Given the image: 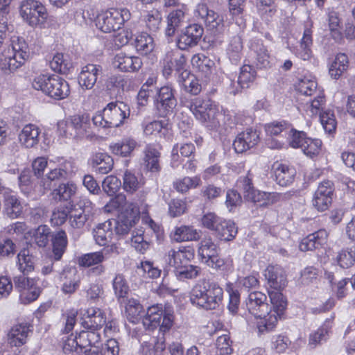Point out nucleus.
Returning <instances> with one entry per match:
<instances>
[{
  "label": "nucleus",
  "instance_id": "obj_20",
  "mask_svg": "<svg viewBox=\"0 0 355 355\" xmlns=\"http://www.w3.org/2000/svg\"><path fill=\"white\" fill-rule=\"evenodd\" d=\"M102 73V67L98 64H88L82 68L78 76V83L82 87L92 89Z\"/></svg>",
  "mask_w": 355,
  "mask_h": 355
},
{
  "label": "nucleus",
  "instance_id": "obj_61",
  "mask_svg": "<svg viewBox=\"0 0 355 355\" xmlns=\"http://www.w3.org/2000/svg\"><path fill=\"white\" fill-rule=\"evenodd\" d=\"M162 17L158 10L149 11L145 17L146 26L151 31H156L159 28Z\"/></svg>",
  "mask_w": 355,
  "mask_h": 355
},
{
  "label": "nucleus",
  "instance_id": "obj_54",
  "mask_svg": "<svg viewBox=\"0 0 355 355\" xmlns=\"http://www.w3.org/2000/svg\"><path fill=\"white\" fill-rule=\"evenodd\" d=\"M291 344V341L284 334H275L271 337L270 348L276 353L281 354L285 352Z\"/></svg>",
  "mask_w": 355,
  "mask_h": 355
},
{
  "label": "nucleus",
  "instance_id": "obj_7",
  "mask_svg": "<svg viewBox=\"0 0 355 355\" xmlns=\"http://www.w3.org/2000/svg\"><path fill=\"white\" fill-rule=\"evenodd\" d=\"M130 17L131 13L126 8H110L97 15L96 26L104 33L115 32Z\"/></svg>",
  "mask_w": 355,
  "mask_h": 355
},
{
  "label": "nucleus",
  "instance_id": "obj_26",
  "mask_svg": "<svg viewBox=\"0 0 355 355\" xmlns=\"http://www.w3.org/2000/svg\"><path fill=\"white\" fill-rule=\"evenodd\" d=\"M349 61L347 54L338 53L334 59L328 64L329 75L332 79L338 80L347 71Z\"/></svg>",
  "mask_w": 355,
  "mask_h": 355
},
{
  "label": "nucleus",
  "instance_id": "obj_32",
  "mask_svg": "<svg viewBox=\"0 0 355 355\" xmlns=\"http://www.w3.org/2000/svg\"><path fill=\"white\" fill-rule=\"evenodd\" d=\"M195 146L191 143H187L182 144L180 146L178 144L174 145L171 151V166L173 168H177L180 163V155L183 157H190L195 153Z\"/></svg>",
  "mask_w": 355,
  "mask_h": 355
},
{
  "label": "nucleus",
  "instance_id": "obj_44",
  "mask_svg": "<svg viewBox=\"0 0 355 355\" xmlns=\"http://www.w3.org/2000/svg\"><path fill=\"white\" fill-rule=\"evenodd\" d=\"M200 237V232L191 226L182 225L177 227L174 232L173 239L178 242L196 241Z\"/></svg>",
  "mask_w": 355,
  "mask_h": 355
},
{
  "label": "nucleus",
  "instance_id": "obj_33",
  "mask_svg": "<svg viewBox=\"0 0 355 355\" xmlns=\"http://www.w3.org/2000/svg\"><path fill=\"white\" fill-rule=\"evenodd\" d=\"M90 216V210L87 208H83L79 205L78 208L75 207L69 212V223L74 229H82L89 220Z\"/></svg>",
  "mask_w": 355,
  "mask_h": 355
},
{
  "label": "nucleus",
  "instance_id": "obj_51",
  "mask_svg": "<svg viewBox=\"0 0 355 355\" xmlns=\"http://www.w3.org/2000/svg\"><path fill=\"white\" fill-rule=\"evenodd\" d=\"M76 191V186L72 182L61 184L58 188L53 190L52 195L53 198L59 200H68Z\"/></svg>",
  "mask_w": 355,
  "mask_h": 355
},
{
  "label": "nucleus",
  "instance_id": "obj_39",
  "mask_svg": "<svg viewBox=\"0 0 355 355\" xmlns=\"http://www.w3.org/2000/svg\"><path fill=\"white\" fill-rule=\"evenodd\" d=\"M136 51L141 55H148L155 48L153 38L146 33H141L135 39L134 43Z\"/></svg>",
  "mask_w": 355,
  "mask_h": 355
},
{
  "label": "nucleus",
  "instance_id": "obj_1",
  "mask_svg": "<svg viewBox=\"0 0 355 355\" xmlns=\"http://www.w3.org/2000/svg\"><path fill=\"white\" fill-rule=\"evenodd\" d=\"M266 293L252 290L249 293L246 306L254 319L259 334L272 331L279 320L284 318L287 300L281 290H266ZM248 323H253L252 319Z\"/></svg>",
  "mask_w": 355,
  "mask_h": 355
},
{
  "label": "nucleus",
  "instance_id": "obj_22",
  "mask_svg": "<svg viewBox=\"0 0 355 355\" xmlns=\"http://www.w3.org/2000/svg\"><path fill=\"white\" fill-rule=\"evenodd\" d=\"M264 276L270 288H284L286 286L285 272L279 265L268 266L265 270Z\"/></svg>",
  "mask_w": 355,
  "mask_h": 355
},
{
  "label": "nucleus",
  "instance_id": "obj_47",
  "mask_svg": "<svg viewBox=\"0 0 355 355\" xmlns=\"http://www.w3.org/2000/svg\"><path fill=\"white\" fill-rule=\"evenodd\" d=\"M143 184L141 179L130 171L126 170L123 177V187L126 192L132 193L137 191Z\"/></svg>",
  "mask_w": 355,
  "mask_h": 355
},
{
  "label": "nucleus",
  "instance_id": "obj_35",
  "mask_svg": "<svg viewBox=\"0 0 355 355\" xmlns=\"http://www.w3.org/2000/svg\"><path fill=\"white\" fill-rule=\"evenodd\" d=\"M144 155V163L147 170L153 173L159 172L160 171L159 164L160 153L159 150L155 146L148 144L145 148Z\"/></svg>",
  "mask_w": 355,
  "mask_h": 355
},
{
  "label": "nucleus",
  "instance_id": "obj_2",
  "mask_svg": "<svg viewBox=\"0 0 355 355\" xmlns=\"http://www.w3.org/2000/svg\"><path fill=\"white\" fill-rule=\"evenodd\" d=\"M174 314L173 310L164 307L162 304L149 306L142 319L144 327L149 330L159 327V335L152 337L141 344L143 352L146 355H161L166 348L165 333L173 325Z\"/></svg>",
  "mask_w": 355,
  "mask_h": 355
},
{
  "label": "nucleus",
  "instance_id": "obj_55",
  "mask_svg": "<svg viewBox=\"0 0 355 355\" xmlns=\"http://www.w3.org/2000/svg\"><path fill=\"white\" fill-rule=\"evenodd\" d=\"M99 251L87 253L79 257L77 263L79 266L89 268L94 265L102 263L103 257Z\"/></svg>",
  "mask_w": 355,
  "mask_h": 355
},
{
  "label": "nucleus",
  "instance_id": "obj_30",
  "mask_svg": "<svg viewBox=\"0 0 355 355\" xmlns=\"http://www.w3.org/2000/svg\"><path fill=\"white\" fill-rule=\"evenodd\" d=\"M295 175V169L287 164H278L275 168V181L282 187L290 185L293 182Z\"/></svg>",
  "mask_w": 355,
  "mask_h": 355
},
{
  "label": "nucleus",
  "instance_id": "obj_3",
  "mask_svg": "<svg viewBox=\"0 0 355 355\" xmlns=\"http://www.w3.org/2000/svg\"><path fill=\"white\" fill-rule=\"evenodd\" d=\"M29 57V48L23 37L13 36L10 44L0 58V68L2 70L15 71L21 67Z\"/></svg>",
  "mask_w": 355,
  "mask_h": 355
},
{
  "label": "nucleus",
  "instance_id": "obj_27",
  "mask_svg": "<svg viewBox=\"0 0 355 355\" xmlns=\"http://www.w3.org/2000/svg\"><path fill=\"white\" fill-rule=\"evenodd\" d=\"M105 324L104 313L99 309L89 308L84 314L83 324L86 329L98 330Z\"/></svg>",
  "mask_w": 355,
  "mask_h": 355
},
{
  "label": "nucleus",
  "instance_id": "obj_9",
  "mask_svg": "<svg viewBox=\"0 0 355 355\" xmlns=\"http://www.w3.org/2000/svg\"><path fill=\"white\" fill-rule=\"evenodd\" d=\"M198 252L201 261L212 268L220 269L225 264V261L219 257V247L209 236L200 241Z\"/></svg>",
  "mask_w": 355,
  "mask_h": 355
},
{
  "label": "nucleus",
  "instance_id": "obj_57",
  "mask_svg": "<svg viewBox=\"0 0 355 355\" xmlns=\"http://www.w3.org/2000/svg\"><path fill=\"white\" fill-rule=\"evenodd\" d=\"M303 144L301 149L306 156L313 158L319 154L322 146L321 140L309 137Z\"/></svg>",
  "mask_w": 355,
  "mask_h": 355
},
{
  "label": "nucleus",
  "instance_id": "obj_18",
  "mask_svg": "<svg viewBox=\"0 0 355 355\" xmlns=\"http://www.w3.org/2000/svg\"><path fill=\"white\" fill-rule=\"evenodd\" d=\"M73 173V165L70 161L64 160L60 163L58 166L51 168L49 172L44 177H42L41 184L44 189L51 188L52 181L67 179Z\"/></svg>",
  "mask_w": 355,
  "mask_h": 355
},
{
  "label": "nucleus",
  "instance_id": "obj_14",
  "mask_svg": "<svg viewBox=\"0 0 355 355\" xmlns=\"http://www.w3.org/2000/svg\"><path fill=\"white\" fill-rule=\"evenodd\" d=\"M196 17L201 19L205 26L214 34L221 33L224 31L223 18L205 4H198L195 11Z\"/></svg>",
  "mask_w": 355,
  "mask_h": 355
},
{
  "label": "nucleus",
  "instance_id": "obj_52",
  "mask_svg": "<svg viewBox=\"0 0 355 355\" xmlns=\"http://www.w3.org/2000/svg\"><path fill=\"white\" fill-rule=\"evenodd\" d=\"M19 269L24 274L34 269L35 259L27 249H23L17 255Z\"/></svg>",
  "mask_w": 355,
  "mask_h": 355
},
{
  "label": "nucleus",
  "instance_id": "obj_10",
  "mask_svg": "<svg viewBox=\"0 0 355 355\" xmlns=\"http://www.w3.org/2000/svg\"><path fill=\"white\" fill-rule=\"evenodd\" d=\"M175 94V90L171 84H167L157 89L155 102L161 116L165 117L174 114L177 106Z\"/></svg>",
  "mask_w": 355,
  "mask_h": 355
},
{
  "label": "nucleus",
  "instance_id": "obj_41",
  "mask_svg": "<svg viewBox=\"0 0 355 355\" xmlns=\"http://www.w3.org/2000/svg\"><path fill=\"white\" fill-rule=\"evenodd\" d=\"M332 327V322L327 320L316 331L310 334L309 345L311 348L315 347L323 341H326L329 333Z\"/></svg>",
  "mask_w": 355,
  "mask_h": 355
},
{
  "label": "nucleus",
  "instance_id": "obj_6",
  "mask_svg": "<svg viewBox=\"0 0 355 355\" xmlns=\"http://www.w3.org/2000/svg\"><path fill=\"white\" fill-rule=\"evenodd\" d=\"M33 87L56 100L64 99L69 94V85L62 77L55 74H41L32 82Z\"/></svg>",
  "mask_w": 355,
  "mask_h": 355
},
{
  "label": "nucleus",
  "instance_id": "obj_56",
  "mask_svg": "<svg viewBox=\"0 0 355 355\" xmlns=\"http://www.w3.org/2000/svg\"><path fill=\"white\" fill-rule=\"evenodd\" d=\"M69 119L74 131L75 137L83 136L88 127L87 121H89V117L85 115H74Z\"/></svg>",
  "mask_w": 355,
  "mask_h": 355
},
{
  "label": "nucleus",
  "instance_id": "obj_58",
  "mask_svg": "<svg viewBox=\"0 0 355 355\" xmlns=\"http://www.w3.org/2000/svg\"><path fill=\"white\" fill-rule=\"evenodd\" d=\"M143 234L142 230H134L131 237L132 246L141 253H144L149 248V243L144 240Z\"/></svg>",
  "mask_w": 355,
  "mask_h": 355
},
{
  "label": "nucleus",
  "instance_id": "obj_50",
  "mask_svg": "<svg viewBox=\"0 0 355 355\" xmlns=\"http://www.w3.org/2000/svg\"><path fill=\"white\" fill-rule=\"evenodd\" d=\"M19 180V187L21 191L26 196H30L34 191V184L32 179V173L29 169L21 171Z\"/></svg>",
  "mask_w": 355,
  "mask_h": 355
},
{
  "label": "nucleus",
  "instance_id": "obj_8",
  "mask_svg": "<svg viewBox=\"0 0 355 355\" xmlns=\"http://www.w3.org/2000/svg\"><path fill=\"white\" fill-rule=\"evenodd\" d=\"M20 15L31 26L44 27L48 18V12L45 6L35 0L23 2L20 8Z\"/></svg>",
  "mask_w": 355,
  "mask_h": 355
},
{
  "label": "nucleus",
  "instance_id": "obj_11",
  "mask_svg": "<svg viewBox=\"0 0 355 355\" xmlns=\"http://www.w3.org/2000/svg\"><path fill=\"white\" fill-rule=\"evenodd\" d=\"M189 108L197 120L209 128L211 120L216 114V107L210 100H203L199 98H194L185 105Z\"/></svg>",
  "mask_w": 355,
  "mask_h": 355
},
{
  "label": "nucleus",
  "instance_id": "obj_19",
  "mask_svg": "<svg viewBox=\"0 0 355 355\" xmlns=\"http://www.w3.org/2000/svg\"><path fill=\"white\" fill-rule=\"evenodd\" d=\"M194 257L193 250L181 248L171 249L165 255V261L175 269H182Z\"/></svg>",
  "mask_w": 355,
  "mask_h": 355
},
{
  "label": "nucleus",
  "instance_id": "obj_46",
  "mask_svg": "<svg viewBox=\"0 0 355 355\" xmlns=\"http://www.w3.org/2000/svg\"><path fill=\"white\" fill-rule=\"evenodd\" d=\"M50 67L55 71L67 73L72 67V63L67 56L62 53H57L50 61Z\"/></svg>",
  "mask_w": 355,
  "mask_h": 355
},
{
  "label": "nucleus",
  "instance_id": "obj_12",
  "mask_svg": "<svg viewBox=\"0 0 355 355\" xmlns=\"http://www.w3.org/2000/svg\"><path fill=\"white\" fill-rule=\"evenodd\" d=\"M221 290H192L190 301L205 309H215L222 299Z\"/></svg>",
  "mask_w": 355,
  "mask_h": 355
},
{
  "label": "nucleus",
  "instance_id": "obj_62",
  "mask_svg": "<svg viewBox=\"0 0 355 355\" xmlns=\"http://www.w3.org/2000/svg\"><path fill=\"white\" fill-rule=\"evenodd\" d=\"M83 345L80 343V340L78 336L71 334L64 341L63 350L65 353L76 352L80 354L83 352Z\"/></svg>",
  "mask_w": 355,
  "mask_h": 355
},
{
  "label": "nucleus",
  "instance_id": "obj_17",
  "mask_svg": "<svg viewBox=\"0 0 355 355\" xmlns=\"http://www.w3.org/2000/svg\"><path fill=\"white\" fill-rule=\"evenodd\" d=\"M33 331V325L28 322H21L13 325L7 334V340L11 347H19L27 343Z\"/></svg>",
  "mask_w": 355,
  "mask_h": 355
},
{
  "label": "nucleus",
  "instance_id": "obj_45",
  "mask_svg": "<svg viewBox=\"0 0 355 355\" xmlns=\"http://www.w3.org/2000/svg\"><path fill=\"white\" fill-rule=\"evenodd\" d=\"M184 20V12L180 10H175L171 12L167 18V28L166 35L168 37L173 36L176 29L182 25Z\"/></svg>",
  "mask_w": 355,
  "mask_h": 355
},
{
  "label": "nucleus",
  "instance_id": "obj_29",
  "mask_svg": "<svg viewBox=\"0 0 355 355\" xmlns=\"http://www.w3.org/2000/svg\"><path fill=\"white\" fill-rule=\"evenodd\" d=\"M250 49L256 54L257 65L259 68H267L270 66V54L261 40H252Z\"/></svg>",
  "mask_w": 355,
  "mask_h": 355
},
{
  "label": "nucleus",
  "instance_id": "obj_36",
  "mask_svg": "<svg viewBox=\"0 0 355 355\" xmlns=\"http://www.w3.org/2000/svg\"><path fill=\"white\" fill-rule=\"evenodd\" d=\"M138 146L137 142L132 138H123L120 142L111 144L110 148L112 153L122 157L130 156Z\"/></svg>",
  "mask_w": 355,
  "mask_h": 355
},
{
  "label": "nucleus",
  "instance_id": "obj_34",
  "mask_svg": "<svg viewBox=\"0 0 355 355\" xmlns=\"http://www.w3.org/2000/svg\"><path fill=\"white\" fill-rule=\"evenodd\" d=\"M237 232V227L233 221L223 218L216 228L215 234L220 240L230 241L236 237Z\"/></svg>",
  "mask_w": 355,
  "mask_h": 355
},
{
  "label": "nucleus",
  "instance_id": "obj_28",
  "mask_svg": "<svg viewBox=\"0 0 355 355\" xmlns=\"http://www.w3.org/2000/svg\"><path fill=\"white\" fill-rule=\"evenodd\" d=\"M40 132L36 125H26L19 134V142L26 148H32L38 144Z\"/></svg>",
  "mask_w": 355,
  "mask_h": 355
},
{
  "label": "nucleus",
  "instance_id": "obj_4",
  "mask_svg": "<svg viewBox=\"0 0 355 355\" xmlns=\"http://www.w3.org/2000/svg\"><path fill=\"white\" fill-rule=\"evenodd\" d=\"M130 115L128 106L123 102H111L102 110L92 116L95 126L103 128H117L123 124Z\"/></svg>",
  "mask_w": 355,
  "mask_h": 355
},
{
  "label": "nucleus",
  "instance_id": "obj_49",
  "mask_svg": "<svg viewBox=\"0 0 355 355\" xmlns=\"http://www.w3.org/2000/svg\"><path fill=\"white\" fill-rule=\"evenodd\" d=\"M243 42L241 36H234L229 44L227 54L232 63L237 64L241 58Z\"/></svg>",
  "mask_w": 355,
  "mask_h": 355
},
{
  "label": "nucleus",
  "instance_id": "obj_59",
  "mask_svg": "<svg viewBox=\"0 0 355 355\" xmlns=\"http://www.w3.org/2000/svg\"><path fill=\"white\" fill-rule=\"evenodd\" d=\"M51 230L47 225H40L35 231L34 240L39 247H45L49 241Z\"/></svg>",
  "mask_w": 355,
  "mask_h": 355
},
{
  "label": "nucleus",
  "instance_id": "obj_21",
  "mask_svg": "<svg viewBox=\"0 0 355 355\" xmlns=\"http://www.w3.org/2000/svg\"><path fill=\"white\" fill-rule=\"evenodd\" d=\"M328 233L325 230H320L304 238L299 245L301 251H312L322 247L327 241Z\"/></svg>",
  "mask_w": 355,
  "mask_h": 355
},
{
  "label": "nucleus",
  "instance_id": "obj_42",
  "mask_svg": "<svg viewBox=\"0 0 355 355\" xmlns=\"http://www.w3.org/2000/svg\"><path fill=\"white\" fill-rule=\"evenodd\" d=\"M191 64L193 67L198 69L205 76L211 73L215 65L213 60L202 53L194 55L191 58Z\"/></svg>",
  "mask_w": 355,
  "mask_h": 355
},
{
  "label": "nucleus",
  "instance_id": "obj_16",
  "mask_svg": "<svg viewBox=\"0 0 355 355\" xmlns=\"http://www.w3.org/2000/svg\"><path fill=\"white\" fill-rule=\"evenodd\" d=\"M334 191L333 182L324 180L320 183L313 195V206L318 211H324L328 209L332 202Z\"/></svg>",
  "mask_w": 355,
  "mask_h": 355
},
{
  "label": "nucleus",
  "instance_id": "obj_13",
  "mask_svg": "<svg viewBox=\"0 0 355 355\" xmlns=\"http://www.w3.org/2000/svg\"><path fill=\"white\" fill-rule=\"evenodd\" d=\"M116 294L119 302L125 306V315L128 321L132 323L139 322L144 311L138 300L130 297L128 290H118Z\"/></svg>",
  "mask_w": 355,
  "mask_h": 355
},
{
  "label": "nucleus",
  "instance_id": "obj_63",
  "mask_svg": "<svg viewBox=\"0 0 355 355\" xmlns=\"http://www.w3.org/2000/svg\"><path fill=\"white\" fill-rule=\"evenodd\" d=\"M121 186V181L113 175L107 176L103 183V191L110 196H113L116 193Z\"/></svg>",
  "mask_w": 355,
  "mask_h": 355
},
{
  "label": "nucleus",
  "instance_id": "obj_15",
  "mask_svg": "<svg viewBox=\"0 0 355 355\" xmlns=\"http://www.w3.org/2000/svg\"><path fill=\"white\" fill-rule=\"evenodd\" d=\"M204 33V28L198 24H190L182 31L177 45L181 50H187L198 45Z\"/></svg>",
  "mask_w": 355,
  "mask_h": 355
},
{
  "label": "nucleus",
  "instance_id": "obj_5",
  "mask_svg": "<svg viewBox=\"0 0 355 355\" xmlns=\"http://www.w3.org/2000/svg\"><path fill=\"white\" fill-rule=\"evenodd\" d=\"M125 196L124 195H119L112 200L113 206L121 210L117 219L109 220L112 223V227L115 234L119 237L127 235L131 229L135 225L137 221L139 220L138 211L134 207L124 209L125 205Z\"/></svg>",
  "mask_w": 355,
  "mask_h": 355
},
{
  "label": "nucleus",
  "instance_id": "obj_25",
  "mask_svg": "<svg viewBox=\"0 0 355 355\" xmlns=\"http://www.w3.org/2000/svg\"><path fill=\"white\" fill-rule=\"evenodd\" d=\"M92 168L100 174H107L113 168L114 161L111 156L105 153H95L89 159Z\"/></svg>",
  "mask_w": 355,
  "mask_h": 355
},
{
  "label": "nucleus",
  "instance_id": "obj_31",
  "mask_svg": "<svg viewBox=\"0 0 355 355\" xmlns=\"http://www.w3.org/2000/svg\"><path fill=\"white\" fill-rule=\"evenodd\" d=\"M114 232L112 227V223L109 220L98 224L93 230V236L96 244L101 246H105L111 241Z\"/></svg>",
  "mask_w": 355,
  "mask_h": 355
},
{
  "label": "nucleus",
  "instance_id": "obj_40",
  "mask_svg": "<svg viewBox=\"0 0 355 355\" xmlns=\"http://www.w3.org/2000/svg\"><path fill=\"white\" fill-rule=\"evenodd\" d=\"M201 184V180L198 176L184 177L178 178L173 182L174 189L178 193H186L189 189H196Z\"/></svg>",
  "mask_w": 355,
  "mask_h": 355
},
{
  "label": "nucleus",
  "instance_id": "obj_60",
  "mask_svg": "<svg viewBox=\"0 0 355 355\" xmlns=\"http://www.w3.org/2000/svg\"><path fill=\"white\" fill-rule=\"evenodd\" d=\"M231 340L227 334H223L218 337L216 342L217 355H230L232 352Z\"/></svg>",
  "mask_w": 355,
  "mask_h": 355
},
{
  "label": "nucleus",
  "instance_id": "obj_23",
  "mask_svg": "<svg viewBox=\"0 0 355 355\" xmlns=\"http://www.w3.org/2000/svg\"><path fill=\"white\" fill-rule=\"evenodd\" d=\"M114 67L121 71L133 72L138 71L142 66L141 60L137 56H128L120 53L115 55L113 61Z\"/></svg>",
  "mask_w": 355,
  "mask_h": 355
},
{
  "label": "nucleus",
  "instance_id": "obj_48",
  "mask_svg": "<svg viewBox=\"0 0 355 355\" xmlns=\"http://www.w3.org/2000/svg\"><path fill=\"white\" fill-rule=\"evenodd\" d=\"M255 77L256 71L253 67L250 65L245 64L241 68V72L236 83L241 88H248L254 80Z\"/></svg>",
  "mask_w": 355,
  "mask_h": 355
},
{
  "label": "nucleus",
  "instance_id": "obj_64",
  "mask_svg": "<svg viewBox=\"0 0 355 355\" xmlns=\"http://www.w3.org/2000/svg\"><path fill=\"white\" fill-rule=\"evenodd\" d=\"M338 264L343 268H348L355 263V252L352 250H343L337 258Z\"/></svg>",
  "mask_w": 355,
  "mask_h": 355
},
{
  "label": "nucleus",
  "instance_id": "obj_37",
  "mask_svg": "<svg viewBox=\"0 0 355 355\" xmlns=\"http://www.w3.org/2000/svg\"><path fill=\"white\" fill-rule=\"evenodd\" d=\"M53 244V254L55 260H60L66 251L68 239L64 231H59L51 236Z\"/></svg>",
  "mask_w": 355,
  "mask_h": 355
},
{
  "label": "nucleus",
  "instance_id": "obj_43",
  "mask_svg": "<svg viewBox=\"0 0 355 355\" xmlns=\"http://www.w3.org/2000/svg\"><path fill=\"white\" fill-rule=\"evenodd\" d=\"M216 114L211 120V124H209V129H216L220 126H224L225 128H232L235 125L234 117L229 112H222L216 110Z\"/></svg>",
  "mask_w": 355,
  "mask_h": 355
},
{
  "label": "nucleus",
  "instance_id": "obj_24",
  "mask_svg": "<svg viewBox=\"0 0 355 355\" xmlns=\"http://www.w3.org/2000/svg\"><path fill=\"white\" fill-rule=\"evenodd\" d=\"M3 213L10 218H18L22 212V206L17 196L12 191L3 193Z\"/></svg>",
  "mask_w": 355,
  "mask_h": 355
},
{
  "label": "nucleus",
  "instance_id": "obj_53",
  "mask_svg": "<svg viewBox=\"0 0 355 355\" xmlns=\"http://www.w3.org/2000/svg\"><path fill=\"white\" fill-rule=\"evenodd\" d=\"M78 338L84 348L86 347H96V345L101 340V335L96 329H86L79 334Z\"/></svg>",
  "mask_w": 355,
  "mask_h": 355
},
{
  "label": "nucleus",
  "instance_id": "obj_38",
  "mask_svg": "<svg viewBox=\"0 0 355 355\" xmlns=\"http://www.w3.org/2000/svg\"><path fill=\"white\" fill-rule=\"evenodd\" d=\"M245 0H229V10L232 19L241 28L246 26V20L243 14V3Z\"/></svg>",
  "mask_w": 355,
  "mask_h": 355
}]
</instances>
